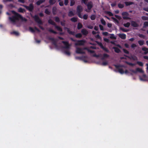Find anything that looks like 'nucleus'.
I'll list each match as a JSON object with an SVG mask.
<instances>
[{
    "label": "nucleus",
    "mask_w": 148,
    "mask_h": 148,
    "mask_svg": "<svg viewBox=\"0 0 148 148\" xmlns=\"http://www.w3.org/2000/svg\"><path fill=\"white\" fill-rule=\"evenodd\" d=\"M12 12L14 14V16H12L11 17H9V19L12 22L15 23L16 20H19L18 15H19V14L14 10L12 11Z\"/></svg>",
    "instance_id": "f257e3e1"
},
{
    "label": "nucleus",
    "mask_w": 148,
    "mask_h": 148,
    "mask_svg": "<svg viewBox=\"0 0 148 148\" xmlns=\"http://www.w3.org/2000/svg\"><path fill=\"white\" fill-rule=\"evenodd\" d=\"M48 22L49 24L54 26L55 28L58 31L61 32L62 31V29L60 27L57 25L51 19H49L48 21Z\"/></svg>",
    "instance_id": "f03ea898"
},
{
    "label": "nucleus",
    "mask_w": 148,
    "mask_h": 148,
    "mask_svg": "<svg viewBox=\"0 0 148 148\" xmlns=\"http://www.w3.org/2000/svg\"><path fill=\"white\" fill-rule=\"evenodd\" d=\"M83 8L80 5H78L77 8V13L78 17L82 18V16L81 15V12L83 11Z\"/></svg>",
    "instance_id": "7ed1b4c3"
},
{
    "label": "nucleus",
    "mask_w": 148,
    "mask_h": 148,
    "mask_svg": "<svg viewBox=\"0 0 148 148\" xmlns=\"http://www.w3.org/2000/svg\"><path fill=\"white\" fill-rule=\"evenodd\" d=\"M96 42L97 44L101 48L103 49L105 52L108 53H110V52L109 50L108 49L105 47H104L101 42H99L98 41H96Z\"/></svg>",
    "instance_id": "20e7f679"
},
{
    "label": "nucleus",
    "mask_w": 148,
    "mask_h": 148,
    "mask_svg": "<svg viewBox=\"0 0 148 148\" xmlns=\"http://www.w3.org/2000/svg\"><path fill=\"white\" fill-rule=\"evenodd\" d=\"M23 6L27 10L30 12H32L34 9V6L32 3H31L29 4V6L23 5Z\"/></svg>",
    "instance_id": "39448f33"
},
{
    "label": "nucleus",
    "mask_w": 148,
    "mask_h": 148,
    "mask_svg": "<svg viewBox=\"0 0 148 148\" xmlns=\"http://www.w3.org/2000/svg\"><path fill=\"white\" fill-rule=\"evenodd\" d=\"M33 18L35 21L38 23L40 25H42L43 23L42 21L40 19L39 17L37 15H35L33 17Z\"/></svg>",
    "instance_id": "423d86ee"
},
{
    "label": "nucleus",
    "mask_w": 148,
    "mask_h": 148,
    "mask_svg": "<svg viewBox=\"0 0 148 148\" xmlns=\"http://www.w3.org/2000/svg\"><path fill=\"white\" fill-rule=\"evenodd\" d=\"M62 42L65 46L64 47V48L66 49H70L71 45L69 44L68 42L66 41H62Z\"/></svg>",
    "instance_id": "0eeeda50"
},
{
    "label": "nucleus",
    "mask_w": 148,
    "mask_h": 148,
    "mask_svg": "<svg viewBox=\"0 0 148 148\" xmlns=\"http://www.w3.org/2000/svg\"><path fill=\"white\" fill-rule=\"evenodd\" d=\"M86 42V40H80L77 41V42L75 44L76 46L84 45Z\"/></svg>",
    "instance_id": "6e6552de"
},
{
    "label": "nucleus",
    "mask_w": 148,
    "mask_h": 148,
    "mask_svg": "<svg viewBox=\"0 0 148 148\" xmlns=\"http://www.w3.org/2000/svg\"><path fill=\"white\" fill-rule=\"evenodd\" d=\"M130 71L134 73H136L137 72H138L140 73H144V71L143 70L139 68H137L136 69V71H135L133 69H130Z\"/></svg>",
    "instance_id": "1a4fd4ad"
},
{
    "label": "nucleus",
    "mask_w": 148,
    "mask_h": 148,
    "mask_svg": "<svg viewBox=\"0 0 148 148\" xmlns=\"http://www.w3.org/2000/svg\"><path fill=\"white\" fill-rule=\"evenodd\" d=\"M76 52L77 54H84L85 53L84 51H82V49L79 47L76 48Z\"/></svg>",
    "instance_id": "9d476101"
},
{
    "label": "nucleus",
    "mask_w": 148,
    "mask_h": 148,
    "mask_svg": "<svg viewBox=\"0 0 148 148\" xmlns=\"http://www.w3.org/2000/svg\"><path fill=\"white\" fill-rule=\"evenodd\" d=\"M131 26L133 27H136L139 26V25L136 21H131Z\"/></svg>",
    "instance_id": "9b49d317"
},
{
    "label": "nucleus",
    "mask_w": 148,
    "mask_h": 148,
    "mask_svg": "<svg viewBox=\"0 0 148 148\" xmlns=\"http://www.w3.org/2000/svg\"><path fill=\"white\" fill-rule=\"evenodd\" d=\"M86 5L87 6L88 9L89 10H90L93 7L92 3L91 1L88 2Z\"/></svg>",
    "instance_id": "f8f14e48"
},
{
    "label": "nucleus",
    "mask_w": 148,
    "mask_h": 148,
    "mask_svg": "<svg viewBox=\"0 0 148 148\" xmlns=\"http://www.w3.org/2000/svg\"><path fill=\"white\" fill-rule=\"evenodd\" d=\"M81 32L83 35L85 36H87L88 33V32L84 28L82 29Z\"/></svg>",
    "instance_id": "ddd939ff"
},
{
    "label": "nucleus",
    "mask_w": 148,
    "mask_h": 148,
    "mask_svg": "<svg viewBox=\"0 0 148 148\" xmlns=\"http://www.w3.org/2000/svg\"><path fill=\"white\" fill-rule=\"evenodd\" d=\"M124 56L130 59H132L134 60H137L138 59L137 57L135 56H132L130 57H129L125 55H124Z\"/></svg>",
    "instance_id": "4468645a"
},
{
    "label": "nucleus",
    "mask_w": 148,
    "mask_h": 148,
    "mask_svg": "<svg viewBox=\"0 0 148 148\" xmlns=\"http://www.w3.org/2000/svg\"><path fill=\"white\" fill-rule=\"evenodd\" d=\"M119 37L122 39H125L126 38V35L124 34H119L118 35Z\"/></svg>",
    "instance_id": "2eb2a0df"
},
{
    "label": "nucleus",
    "mask_w": 148,
    "mask_h": 148,
    "mask_svg": "<svg viewBox=\"0 0 148 148\" xmlns=\"http://www.w3.org/2000/svg\"><path fill=\"white\" fill-rule=\"evenodd\" d=\"M142 51H145L144 53L147 54L148 53V48L146 47H143L142 49Z\"/></svg>",
    "instance_id": "dca6fc26"
},
{
    "label": "nucleus",
    "mask_w": 148,
    "mask_h": 148,
    "mask_svg": "<svg viewBox=\"0 0 148 148\" xmlns=\"http://www.w3.org/2000/svg\"><path fill=\"white\" fill-rule=\"evenodd\" d=\"M82 49V50H87L88 52H90L91 53H95V51H94L90 50L86 47H84Z\"/></svg>",
    "instance_id": "f3484780"
},
{
    "label": "nucleus",
    "mask_w": 148,
    "mask_h": 148,
    "mask_svg": "<svg viewBox=\"0 0 148 148\" xmlns=\"http://www.w3.org/2000/svg\"><path fill=\"white\" fill-rule=\"evenodd\" d=\"M113 49H114L115 52L116 53H119L121 52V50L117 47H113Z\"/></svg>",
    "instance_id": "a211bd4d"
},
{
    "label": "nucleus",
    "mask_w": 148,
    "mask_h": 148,
    "mask_svg": "<svg viewBox=\"0 0 148 148\" xmlns=\"http://www.w3.org/2000/svg\"><path fill=\"white\" fill-rule=\"evenodd\" d=\"M45 0H39L36 2V4L38 5H39L41 4L44 2Z\"/></svg>",
    "instance_id": "6ab92c4d"
},
{
    "label": "nucleus",
    "mask_w": 148,
    "mask_h": 148,
    "mask_svg": "<svg viewBox=\"0 0 148 148\" xmlns=\"http://www.w3.org/2000/svg\"><path fill=\"white\" fill-rule=\"evenodd\" d=\"M18 16L19 17V19H21L22 21L26 22L27 21V19L25 18H24L20 14L18 15Z\"/></svg>",
    "instance_id": "aec40b11"
},
{
    "label": "nucleus",
    "mask_w": 148,
    "mask_h": 148,
    "mask_svg": "<svg viewBox=\"0 0 148 148\" xmlns=\"http://www.w3.org/2000/svg\"><path fill=\"white\" fill-rule=\"evenodd\" d=\"M124 3L126 6H128L134 4V3L132 2L125 1Z\"/></svg>",
    "instance_id": "412c9836"
},
{
    "label": "nucleus",
    "mask_w": 148,
    "mask_h": 148,
    "mask_svg": "<svg viewBox=\"0 0 148 148\" xmlns=\"http://www.w3.org/2000/svg\"><path fill=\"white\" fill-rule=\"evenodd\" d=\"M118 70V71L121 74H123L124 73V70L120 68H116Z\"/></svg>",
    "instance_id": "4be33fe9"
},
{
    "label": "nucleus",
    "mask_w": 148,
    "mask_h": 148,
    "mask_svg": "<svg viewBox=\"0 0 148 148\" xmlns=\"http://www.w3.org/2000/svg\"><path fill=\"white\" fill-rule=\"evenodd\" d=\"M57 8L56 7H54L52 8V12L53 14L54 15L56 14V12Z\"/></svg>",
    "instance_id": "5701e85b"
},
{
    "label": "nucleus",
    "mask_w": 148,
    "mask_h": 148,
    "mask_svg": "<svg viewBox=\"0 0 148 148\" xmlns=\"http://www.w3.org/2000/svg\"><path fill=\"white\" fill-rule=\"evenodd\" d=\"M83 27L82 24L80 23H79L77 24V28L78 29H80Z\"/></svg>",
    "instance_id": "b1692460"
},
{
    "label": "nucleus",
    "mask_w": 148,
    "mask_h": 148,
    "mask_svg": "<svg viewBox=\"0 0 148 148\" xmlns=\"http://www.w3.org/2000/svg\"><path fill=\"white\" fill-rule=\"evenodd\" d=\"M109 57V55L106 53H104L103 55V57L101 58L102 60L106 58H108Z\"/></svg>",
    "instance_id": "393cba45"
},
{
    "label": "nucleus",
    "mask_w": 148,
    "mask_h": 148,
    "mask_svg": "<svg viewBox=\"0 0 148 148\" xmlns=\"http://www.w3.org/2000/svg\"><path fill=\"white\" fill-rule=\"evenodd\" d=\"M138 44L140 46H142L144 44V41L143 40H140L138 41Z\"/></svg>",
    "instance_id": "a878e982"
},
{
    "label": "nucleus",
    "mask_w": 148,
    "mask_h": 148,
    "mask_svg": "<svg viewBox=\"0 0 148 148\" xmlns=\"http://www.w3.org/2000/svg\"><path fill=\"white\" fill-rule=\"evenodd\" d=\"M114 66L116 67V68H120V67H125V66L124 65H117L114 64Z\"/></svg>",
    "instance_id": "bb28decb"
},
{
    "label": "nucleus",
    "mask_w": 148,
    "mask_h": 148,
    "mask_svg": "<svg viewBox=\"0 0 148 148\" xmlns=\"http://www.w3.org/2000/svg\"><path fill=\"white\" fill-rule=\"evenodd\" d=\"M67 32L70 34H71L73 35H74V32L71 31L69 28L67 30Z\"/></svg>",
    "instance_id": "cd10ccee"
},
{
    "label": "nucleus",
    "mask_w": 148,
    "mask_h": 148,
    "mask_svg": "<svg viewBox=\"0 0 148 148\" xmlns=\"http://www.w3.org/2000/svg\"><path fill=\"white\" fill-rule=\"evenodd\" d=\"M67 32L70 34H71L73 35H74V32L71 31L69 28L67 30Z\"/></svg>",
    "instance_id": "c85d7f7f"
},
{
    "label": "nucleus",
    "mask_w": 148,
    "mask_h": 148,
    "mask_svg": "<svg viewBox=\"0 0 148 148\" xmlns=\"http://www.w3.org/2000/svg\"><path fill=\"white\" fill-rule=\"evenodd\" d=\"M120 29L124 32H127L129 31V30L128 29L122 27H120Z\"/></svg>",
    "instance_id": "c756f323"
},
{
    "label": "nucleus",
    "mask_w": 148,
    "mask_h": 148,
    "mask_svg": "<svg viewBox=\"0 0 148 148\" xmlns=\"http://www.w3.org/2000/svg\"><path fill=\"white\" fill-rule=\"evenodd\" d=\"M68 15L69 17H71L74 16V14L72 11H71L69 12Z\"/></svg>",
    "instance_id": "7c9ffc66"
},
{
    "label": "nucleus",
    "mask_w": 148,
    "mask_h": 148,
    "mask_svg": "<svg viewBox=\"0 0 148 148\" xmlns=\"http://www.w3.org/2000/svg\"><path fill=\"white\" fill-rule=\"evenodd\" d=\"M77 17H73L71 19V21L72 22H75L77 21Z\"/></svg>",
    "instance_id": "2f4dec72"
},
{
    "label": "nucleus",
    "mask_w": 148,
    "mask_h": 148,
    "mask_svg": "<svg viewBox=\"0 0 148 148\" xmlns=\"http://www.w3.org/2000/svg\"><path fill=\"white\" fill-rule=\"evenodd\" d=\"M75 36L76 38H80L82 37V35L81 33H79L76 34L75 35Z\"/></svg>",
    "instance_id": "473e14b6"
},
{
    "label": "nucleus",
    "mask_w": 148,
    "mask_h": 148,
    "mask_svg": "<svg viewBox=\"0 0 148 148\" xmlns=\"http://www.w3.org/2000/svg\"><path fill=\"white\" fill-rule=\"evenodd\" d=\"M56 1H54V0H49V3L51 5H53L55 3Z\"/></svg>",
    "instance_id": "72a5a7b5"
},
{
    "label": "nucleus",
    "mask_w": 148,
    "mask_h": 148,
    "mask_svg": "<svg viewBox=\"0 0 148 148\" xmlns=\"http://www.w3.org/2000/svg\"><path fill=\"white\" fill-rule=\"evenodd\" d=\"M25 11V10L21 8H20L18 9V12H20L23 13Z\"/></svg>",
    "instance_id": "f704fd0d"
},
{
    "label": "nucleus",
    "mask_w": 148,
    "mask_h": 148,
    "mask_svg": "<svg viewBox=\"0 0 148 148\" xmlns=\"http://www.w3.org/2000/svg\"><path fill=\"white\" fill-rule=\"evenodd\" d=\"M45 13L47 14L50 15V12L48 9H46L45 10Z\"/></svg>",
    "instance_id": "c9c22d12"
},
{
    "label": "nucleus",
    "mask_w": 148,
    "mask_h": 148,
    "mask_svg": "<svg viewBox=\"0 0 148 148\" xmlns=\"http://www.w3.org/2000/svg\"><path fill=\"white\" fill-rule=\"evenodd\" d=\"M110 35H111V36L110 37V38L111 39H116V37L114 36V34H110Z\"/></svg>",
    "instance_id": "e433bc0d"
},
{
    "label": "nucleus",
    "mask_w": 148,
    "mask_h": 148,
    "mask_svg": "<svg viewBox=\"0 0 148 148\" xmlns=\"http://www.w3.org/2000/svg\"><path fill=\"white\" fill-rule=\"evenodd\" d=\"M86 58V56H84L82 57H76L75 58L77 59H79L82 60H83V58Z\"/></svg>",
    "instance_id": "4c0bfd02"
},
{
    "label": "nucleus",
    "mask_w": 148,
    "mask_h": 148,
    "mask_svg": "<svg viewBox=\"0 0 148 148\" xmlns=\"http://www.w3.org/2000/svg\"><path fill=\"white\" fill-rule=\"evenodd\" d=\"M55 21L56 22L59 23L60 22V19L59 18L58 16H56L54 17Z\"/></svg>",
    "instance_id": "58836bf2"
},
{
    "label": "nucleus",
    "mask_w": 148,
    "mask_h": 148,
    "mask_svg": "<svg viewBox=\"0 0 148 148\" xmlns=\"http://www.w3.org/2000/svg\"><path fill=\"white\" fill-rule=\"evenodd\" d=\"M122 15L123 16H128L129 15V14L127 12H124L122 13Z\"/></svg>",
    "instance_id": "ea45409f"
},
{
    "label": "nucleus",
    "mask_w": 148,
    "mask_h": 148,
    "mask_svg": "<svg viewBox=\"0 0 148 148\" xmlns=\"http://www.w3.org/2000/svg\"><path fill=\"white\" fill-rule=\"evenodd\" d=\"M125 63L126 64H128V65H129L130 66H134L135 65V64H133V63H130V62H128L127 61H125Z\"/></svg>",
    "instance_id": "a19ab883"
},
{
    "label": "nucleus",
    "mask_w": 148,
    "mask_h": 148,
    "mask_svg": "<svg viewBox=\"0 0 148 148\" xmlns=\"http://www.w3.org/2000/svg\"><path fill=\"white\" fill-rule=\"evenodd\" d=\"M130 25V23L129 22H127L126 23L124 24V26L126 27H129Z\"/></svg>",
    "instance_id": "79ce46f5"
},
{
    "label": "nucleus",
    "mask_w": 148,
    "mask_h": 148,
    "mask_svg": "<svg viewBox=\"0 0 148 148\" xmlns=\"http://www.w3.org/2000/svg\"><path fill=\"white\" fill-rule=\"evenodd\" d=\"M148 27V21L145 22L143 24V28Z\"/></svg>",
    "instance_id": "37998d69"
},
{
    "label": "nucleus",
    "mask_w": 148,
    "mask_h": 148,
    "mask_svg": "<svg viewBox=\"0 0 148 148\" xmlns=\"http://www.w3.org/2000/svg\"><path fill=\"white\" fill-rule=\"evenodd\" d=\"M75 4V1L74 0H71L70 2V6H72L74 5Z\"/></svg>",
    "instance_id": "c03bdc74"
},
{
    "label": "nucleus",
    "mask_w": 148,
    "mask_h": 148,
    "mask_svg": "<svg viewBox=\"0 0 148 148\" xmlns=\"http://www.w3.org/2000/svg\"><path fill=\"white\" fill-rule=\"evenodd\" d=\"M90 19L92 20H94L95 19L96 16L95 15H91L90 17Z\"/></svg>",
    "instance_id": "a18cd8bd"
},
{
    "label": "nucleus",
    "mask_w": 148,
    "mask_h": 148,
    "mask_svg": "<svg viewBox=\"0 0 148 148\" xmlns=\"http://www.w3.org/2000/svg\"><path fill=\"white\" fill-rule=\"evenodd\" d=\"M65 20H63V21L60 22V24L62 26H65Z\"/></svg>",
    "instance_id": "49530a36"
},
{
    "label": "nucleus",
    "mask_w": 148,
    "mask_h": 148,
    "mask_svg": "<svg viewBox=\"0 0 148 148\" xmlns=\"http://www.w3.org/2000/svg\"><path fill=\"white\" fill-rule=\"evenodd\" d=\"M118 7L119 8H122L124 7V5L121 3H119L118 5Z\"/></svg>",
    "instance_id": "de8ad7c7"
},
{
    "label": "nucleus",
    "mask_w": 148,
    "mask_h": 148,
    "mask_svg": "<svg viewBox=\"0 0 148 148\" xmlns=\"http://www.w3.org/2000/svg\"><path fill=\"white\" fill-rule=\"evenodd\" d=\"M49 31L50 32L52 33H53L54 34H57V32H56L54 31L53 29H49Z\"/></svg>",
    "instance_id": "09e8293b"
},
{
    "label": "nucleus",
    "mask_w": 148,
    "mask_h": 148,
    "mask_svg": "<svg viewBox=\"0 0 148 148\" xmlns=\"http://www.w3.org/2000/svg\"><path fill=\"white\" fill-rule=\"evenodd\" d=\"M137 64H138L139 66H143V63L141 62H140V61H137Z\"/></svg>",
    "instance_id": "8fccbe9b"
},
{
    "label": "nucleus",
    "mask_w": 148,
    "mask_h": 148,
    "mask_svg": "<svg viewBox=\"0 0 148 148\" xmlns=\"http://www.w3.org/2000/svg\"><path fill=\"white\" fill-rule=\"evenodd\" d=\"M138 36L142 38L143 39H145V37H146L145 35H143V34H139L138 35Z\"/></svg>",
    "instance_id": "3c124183"
},
{
    "label": "nucleus",
    "mask_w": 148,
    "mask_h": 148,
    "mask_svg": "<svg viewBox=\"0 0 148 148\" xmlns=\"http://www.w3.org/2000/svg\"><path fill=\"white\" fill-rule=\"evenodd\" d=\"M101 23L103 25H106V22H105V21L103 18H102L101 20Z\"/></svg>",
    "instance_id": "603ef678"
},
{
    "label": "nucleus",
    "mask_w": 148,
    "mask_h": 148,
    "mask_svg": "<svg viewBox=\"0 0 148 148\" xmlns=\"http://www.w3.org/2000/svg\"><path fill=\"white\" fill-rule=\"evenodd\" d=\"M132 49H134L135 47H137V45L134 43H132L131 46Z\"/></svg>",
    "instance_id": "864d4df0"
},
{
    "label": "nucleus",
    "mask_w": 148,
    "mask_h": 148,
    "mask_svg": "<svg viewBox=\"0 0 148 148\" xmlns=\"http://www.w3.org/2000/svg\"><path fill=\"white\" fill-rule=\"evenodd\" d=\"M29 30L32 32L34 33L35 32L34 29L32 27H29Z\"/></svg>",
    "instance_id": "5fc2aeb1"
},
{
    "label": "nucleus",
    "mask_w": 148,
    "mask_h": 148,
    "mask_svg": "<svg viewBox=\"0 0 148 148\" xmlns=\"http://www.w3.org/2000/svg\"><path fill=\"white\" fill-rule=\"evenodd\" d=\"M65 53L66 55L70 56L71 55V53L69 51L66 50L64 52Z\"/></svg>",
    "instance_id": "6e6d98bb"
},
{
    "label": "nucleus",
    "mask_w": 148,
    "mask_h": 148,
    "mask_svg": "<svg viewBox=\"0 0 148 148\" xmlns=\"http://www.w3.org/2000/svg\"><path fill=\"white\" fill-rule=\"evenodd\" d=\"M141 18L143 20H148L147 17L146 16H142L141 17Z\"/></svg>",
    "instance_id": "4d7b16f0"
},
{
    "label": "nucleus",
    "mask_w": 148,
    "mask_h": 148,
    "mask_svg": "<svg viewBox=\"0 0 148 148\" xmlns=\"http://www.w3.org/2000/svg\"><path fill=\"white\" fill-rule=\"evenodd\" d=\"M123 50L124 52V53H126L127 54H129V51H128L126 49H123Z\"/></svg>",
    "instance_id": "13d9d810"
},
{
    "label": "nucleus",
    "mask_w": 148,
    "mask_h": 148,
    "mask_svg": "<svg viewBox=\"0 0 148 148\" xmlns=\"http://www.w3.org/2000/svg\"><path fill=\"white\" fill-rule=\"evenodd\" d=\"M88 15L87 14H85L83 16V18L85 20H86L88 18Z\"/></svg>",
    "instance_id": "bf43d9fd"
},
{
    "label": "nucleus",
    "mask_w": 148,
    "mask_h": 148,
    "mask_svg": "<svg viewBox=\"0 0 148 148\" xmlns=\"http://www.w3.org/2000/svg\"><path fill=\"white\" fill-rule=\"evenodd\" d=\"M107 13L110 16H113V14L110 12L108 11L107 12Z\"/></svg>",
    "instance_id": "052dcab7"
},
{
    "label": "nucleus",
    "mask_w": 148,
    "mask_h": 148,
    "mask_svg": "<svg viewBox=\"0 0 148 148\" xmlns=\"http://www.w3.org/2000/svg\"><path fill=\"white\" fill-rule=\"evenodd\" d=\"M69 3V0H64V4L65 5H68Z\"/></svg>",
    "instance_id": "680f3d73"
},
{
    "label": "nucleus",
    "mask_w": 148,
    "mask_h": 148,
    "mask_svg": "<svg viewBox=\"0 0 148 148\" xmlns=\"http://www.w3.org/2000/svg\"><path fill=\"white\" fill-rule=\"evenodd\" d=\"M99 27H100V29H101V30H103L104 28H103V26H102L101 25H99Z\"/></svg>",
    "instance_id": "e2e57ef3"
},
{
    "label": "nucleus",
    "mask_w": 148,
    "mask_h": 148,
    "mask_svg": "<svg viewBox=\"0 0 148 148\" xmlns=\"http://www.w3.org/2000/svg\"><path fill=\"white\" fill-rule=\"evenodd\" d=\"M52 41V44L55 46L57 45V42L55 40V39H54V40H53Z\"/></svg>",
    "instance_id": "0e129e2a"
},
{
    "label": "nucleus",
    "mask_w": 148,
    "mask_h": 148,
    "mask_svg": "<svg viewBox=\"0 0 148 148\" xmlns=\"http://www.w3.org/2000/svg\"><path fill=\"white\" fill-rule=\"evenodd\" d=\"M103 34L105 36H107L108 34V33L107 32H104L103 33Z\"/></svg>",
    "instance_id": "69168bd1"
},
{
    "label": "nucleus",
    "mask_w": 148,
    "mask_h": 148,
    "mask_svg": "<svg viewBox=\"0 0 148 148\" xmlns=\"http://www.w3.org/2000/svg\"><path fill=\"white\" fill-rule=\"evenodd\" d=\"M12 33L15 34L16 36H18L19 35L18 33L16 31H14L12 32Z\"/></svg>",
    "instance_id": "338daca9"
},
{
    "label": "nucleus",
    "mask_w": 148,
    "mask_h": 148,
    "mask_svg": "<svg viewBox=\"0 0 148 148\" xmlns=\"http://www.w3.org/2000/svg\"><path fill=\"white\" fill-rule=\"evenodd\" d=\"M59 5L60 6H62L64 5V4L62 1H60L59 3Z\"/></svg>",
    "instance_id": "774afa93"
}]
</instances>
